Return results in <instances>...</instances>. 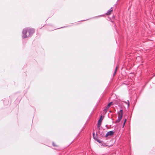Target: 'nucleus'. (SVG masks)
Instances as JSON below:
<instances>
[{
	"label": "nucleus",
	"mask_w": 155,
	"mask_h": 155,
	"mask_svg": "<svg viewBox=\"0 0 155 155\" xmlns=\"http://www.w3.org/2000/svg\"><path fill=\"white\" fill-rule=\"evenodd\" d=\"M94 136V133L93 134Z\"/></svg>",
	"instance_id": "obj_12"
},
{
	"label": "nucleus",
	"mask_w": 155,
	"mask_h": 155,
	"mask_svg": "<svg viewBox=\"0 0 155 155\" xmlns=\"http://www.w3.org/2000/svg\"><path fill=\"white\" fill-rule=\"evenodd\" d=\"M35 32V30L33 28H25L23 31V38H25L31 36Z\"/></svg>",
	"instance_id": "obj_1"
},
{
	"label": "nucleus",
	"mask_w": 155,
	"mask_h": 155,
	"mask_svg": "<svg viewBox=\"0 0 155 155\" xmlns=\"http://www.w3.org/2000/svg\"><path fill=\"white\" fill-rule=\"evenodd\" d=\"M104 118V116H103V117L101 115L100 119L98 121V125H97V127H100V126L101 125L102 121L103 120V119Z\"/></svg>",
	"instance_id": "obj_3"
},
{
	"label": "nucleus",
	"mask_w": 155,
	"mask_h": 155,
	"mask_svg": "<svg viewBox=\"0 0 155 155\" xmlns=\"http://www.w3.org/2000/svg\"><path fill=\"white\" fill-rule=\"evenodd\" d=\"M118 119L116 120V123H119V122L122 117L123 116V110H121L118 113Z\"/></svg>",
	"instance_id": "obj_2"
},
{
	"label": "nucleus",
	"mask_w": 155,
	"mask_h": 155,
	"mask_svg": "<svg viewBox=\"0 0 155 155\" xmlns=\"http://www.w3.org/2000/svg\"><path fill=\"white\" fill-rule=\"evenodd\" d=\"M113 11V10L112 9V8H111L110 10H109L108 11V12L106 13V15H110L111 12Z\"/></svg>",
	"instance_id": "obj_6"
},
{
	"label": "nucleus",
	"mask_w": 155,
	"mask_h": 155,
	"mask_svg": "<svg viewBox=\"0 0 155 155\" xmlns=\"http://www.w3.org/2000/svg\"><path fill=\"white\" fill-rule=\"evenodd\" d=\"M126 121H127V119H125V120H124V123H123V127H124V125H125V124L126 123Z\"/></svg>",
	"instance_id": "obj_7"
},
{
	"label": "nucleus",
	"mask_w": 155,
	"mask_h": 155,
	"mask_svg": "<svg viewBox=\"0 0 155 155\" xmlns=\"http://www.w3.org/2000/svg\"><path fill=\"white\" fill-rule=\"evenodd\" d=\"M110 106H111V105H110V104H108L107 106V108H109Z\"/></svg>",
	"instance_id": "obj_10"
},
{
	"label": "nucleus",
	"mask_w": 155,
	"mask_h": 155,
	"mask_svg": "<svg viewBox=\"0 0 155 155\" xmlns=\"http://www.w3.org/2000/svg\"><path fill=\"white\" fill-rule=\"evenodd\" d=\"M114 134V132L113 131H110L107 133L105 135V137H107L108 136L112 135Z\"/></svg>",
	"instance_id": "obj_4"
},
{
	"label": "nucleus",
	"mask_w": 155,
	"mask_h": 155,
	"mask_svg": "<svg viewBox=\"0 0 155 155\" xmlns=\"http://www.w3.org/2000/svg\"><path fill=\"white\" fill-rule=\"evenodd\" d=\"M53 146H54V147H57L58 146V145H57V144H55V143H53Z\"/></svg>",
	"instance_id": "obj_9"
},
{
	"label": "nucleus",
	"mask_w": 155,
	"mask_h": 155,
	"mask_svg": "<svg viewBox=\"0 0 155 155\" xmlns=\"http://www.w3.org/2000/svg\"><path fill=\"white\" fill-rule=\"evenodd\" d=\"M112 102H111L109 104L111 105L112 104Z\"/></svg>",
	"instance_id": "obj_11"
},
{
	"label": "nucleus",
	"mask_w": 155,
	"mask_h": 155,
	"mask_svg": "<svg viewBox=\"0 0 155 155\" xmlns=\"http://www.w3.org/2000/svg\"><path fill=\"white\" fill-rule=\"evenodd\" d=\"M108 109L109 108H107V106L103 111V114H105L106 113Z\"/></svg>",
	"instance_id": "obj_5"
},
{
	"label": "nucleus",
	"mask_w": 155,
	"mask_h": 155,
	"mask_svg": "<svg viewBox=\"0 0 155 155\" xmlns=\"http://www.w3.org/2000/svg\"><path fill=\"white\" fill-rule=\"evenodd\" d=\"M117 67L116 68V69H115V72H114V75L116 74V72H117Z\"/></svg>",
	"instance_id": "obj_8"
}]
</instances>
